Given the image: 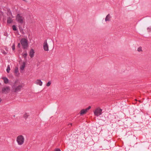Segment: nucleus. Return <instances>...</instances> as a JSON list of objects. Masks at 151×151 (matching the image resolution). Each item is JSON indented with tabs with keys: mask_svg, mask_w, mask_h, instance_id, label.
Returning a JSON list of instances; mask_svg holds the SVG:
<instances>
[{
	"mask_svg": "<svg viewBox=\"0 0 151 151\" xmlns=\"http://www.w3.org/2000/svg\"><path fill=\"white\" fill-rule=\"evenodd\" d=\"M54 151H61V150L59 149H55Z\"/></svg>",
	"mask_w": 151,
	"mask_h": 151,
	"instance_id": "23",
	"label": "nucleus"
},
{
	"mask_svg": "<svg viewBox=\"0 0 151 151\" xmlns=\"http://www.w3.org/2000/svg\"><path fill=\"white\" fill-rule=\"evenodd\" d=\"M93 112L95 116H98L102 114V109L99 108H97L93 111Z\"/></svg>",
	"mask_w": 151,
	"mask_h": 151,
	"instance_id": "3",
	"label": "nucleus"
},
{
	"mask_svg": "<svg viewBox=\"0 0 151 151\" xmlns=\"http://www.w3.org/2000/svg\"><path fill=\"white\" fill-rule=\"evenodd\" d=\"M43 47L44 50L45 51H47L49 50V47L47 40H45L44 41L43 44Z\"/></svg>",
	"mask_w": 151,
	"mask_h": 151,
	"instance_id": "6",
	"label": "nucleus"
},
{
	"mask_svg": "<svg viewBox=\"0 0 151 151\" xmlns=\"http://www.w3.org/2000/svg\"><path fill=\"white\" fill-rule=\"evenodd\" d=\"M27 54L26 52L23 54V56L25 58L26 57Z\"/></svg>",
	"mask_w": 151,
	"mask_h": 151,
	"instance_id": "20",
	"label": "nucleus"
},
{
	"mask_svg": "<svg viewBox=\"0 0 151 151\" xmlns=\"http://www.w3.org/2000/svg\"><path fill=\"white\" fill-rule=\"evenodd\" d=\"M137 51L139 52H141L142 51V47H139L137 49Z\"/></svg>",
	"mask_w": 151,
	"mask_h": 151,
	"instance_id": "16",
	"label": "nucleus"
},
{
	"mask_svg": "<svg viewBox=\"0 0 151 151\" xmlns=\"http://www.w3.org/2000/svg\"><path fill=\"white\" fill-rule=\"evenodd\" d=\"M70 124V125H71H71H72V124H71H71Z\"/></svg>",
	"mask_w": 151,
	"mask_h": 151,
	"instance_id": "26",
	"label": "nucleus"
},
{
	"mask_svg": "<svg viewBox=\"0 0 151 151\" xmlns=\"http://www.w3.org/2000/svg\"><path fill=\"white\" fill-rule=\"evenodd\" d=\"M10 90L9 87L8 86H6L4 87L2 90V91L3 93H8Z\"/></svg>",
	"mask_w": 151,
	"mask_h": 151,
	"instance_id": "8",
	"label": "nucleus"
},
{
	"mask_svg": "<svg viewBox=\"0 0 151 151\" xmlns=\"http://www.w3.org/2000/svg\"><path fill=\"white\" fill-rule=\"evenodd\" d=\"M34 51L33 49H31L29 52V56L31 58H32L34 55Z\"/></svg>",
	"mask_w": 151,
	"mask_h": 151,
	"instance_id": "11",
	"label": "nucleus"
},
{
	"mask_svg": "<svg viewBox=\"0 0 151 151\" xmlns=\"http://www.w3.org/2000/svg\"><path fill=\"white\" fill-rule=\"evenodd\" d=\"M17 47H20V43H19L18 44Z\"/></svg>",
	"mask_w": 151,
	"mask_h": 151,
	"instance_id": "24",
	"label": "nucleus"
},
{
	"mask_svg": "<svg viewBox=\"0 0 151 151\" xmlns=\"http://www.w3.org/2000/svg\"><path fill=\"white\" fill-rule=\"evenodd\" d=\"M5 83H8V79L6 77H4L2 78Z\"/></svg>",
	"mask_w": 151,
	"mask_h": 151,
	"instance_id": "15",
	"label": "nucleus"
},
{
	"mask_svg": "<svg viewBox=\"0 0 151 151\" xmlns=\"http://www.w3.org/2000/svg\"><path fill=\"white\" fill-rule=\"evenodd\" d=\"M147 30L149 31H151V27H149L147 28Z\"/></svg>",
	"mask_w": 151,
	"mask_h": 151,
	"instance_id": "22",
	"label": "nucleus"
},
{
	"mask_svg": "<svg viewBox=\"0 0 151 151\" xmlns=\"http://www.w3.org/2000/svg\"><path fill=\"white\" fill-rule=\"evenodd\" d=\"M91 108V106H89L86 109H82L80 112L79 113L82 116L86 114L88 111Z\"/></svg>",
	"mask_w": 151,
	"mask_h": 151,
	"instance_id": "4",
	"label": "nucleus"
},
{
	"mask_svg": "<svg viewBox=\"0 0 151 151\" xmlns=\"http://www.w3.org/2000/svg\"><path fill=\"white\" fill-rule=\"evenodd\" d=\"M135 100L136 101H137V99H136Z\"/></svg>",
	"mask_w": 151,
	"mask_h": 151,
	"instance_id": "27",
	"label": "nucleus"
},
{
	"mask_svg": "<svg viewBox=\"0 0 151 151\" xmlns=\"http://www.w3.org/2000/svg\"><path fill=\"white\" fill-rule=\"evenodd\" d=\"M24 19V18L21 16L19 14H18L16 16V20L19 22L22 23Z\"/></svg>",
	"mask_w": 151,
	"mask_h": 151,
	"instance_id": "5",
	"label": "nucleus"
},
{
	"mask_svg": "<svg viewBox=\"0 0 151 151\" xmlns=\"http://www.w3.org/2000/svg\"><path fill=\"white\" fill-rule=\"evenodd\" d=\"M12 17H9L7 19V22L8 23H10L12 22Z\"/></svg>",
	"mask_w": 151,
	"mask_h": 151,
	"instance_id": "14",
	"label": "nucleus"
},
{
	"mask_svg": "<svg viewBox=\"0 0 151 151\" xmlns=\"http://www.w3.org/2000/svg\"><path fill=\"white\" fill-rule=\"evenodd\" d=\"M12 48L13 50H14L15 49V46L14 44H13L12 46Z\"/></svg>",
	"mask_w": 151,
	"mask_h": 151,
	"instance_id": "21",
	"label": "nucleus"
},
{
	"mask_svg": "<svg viewBox=\"0 0 151 151\" xmlns=\"http://www.w3.org/2000/svg\"><path fill=\"white\" fill-rule=\"evenodd\" d=\"M10 70V66L9 65H8L7 66V68L6 69V71L8 73H9V72Z\"/></svg>",
	"mask_w": 151,
	"mask_h": 151,
	"instance_id": "17",
	"label": "nucleus"
},
{
	"mask_svg": "<svg viewBox=\"0 0 151 151\" xmlns=\"http://www.w3.org/2000/svg\"><path fill=\"white\" fill-rule=\"evenodd\" d=\"M24 49H26L28 47L27 40L25 38L21 39L20 41Z\"/></svg>",
	"mask_w": 151,
	"mask_h": 151,
	"instance_id": "1",
	"label": "nucleus"
},
{
	"mask_svg": "<svg viewBox=\"0 0 151 151\" xmlns=\"http://www.w3.org/2000/svg\"><path fill=\"white\" fill-rule=\"evenodd\" d=\"M2 101V99H1L0 98V103Z\"/></svg>",
	"mask_w": 151,
	"mask_h": 151,
	"instance_id": "25",
	"label": "nucleus"
},
{
	"mask_svg": "<svg viewBox=\"0 0 151 151\" xmlns=\"http://www.w3.org/2000/svg\"><path fill=\"white\" fill-rule=\"evenodd\" d=\"M51 83V82L50 81H49L47 84L46 86H50Z\"/></svg>",
	"mask_w": 151,
	"mask_h": 151,
	"instance_id": "19",
	"label": "nucleus"
},
{
	"mask_svg": "<svg viewBox=\"0 0 151 151\" xmlns=\"http://www.w3.org/2000/svg\"><path fill=\"white\" fill-rule=\"evenodd\" d=\"M35 84L38 85L40 86H42V82L40 80H37L35 82Z\"/></svg>",
	"mask_w": 151,
	"mask_h": 151,
	"instance_id": "10",
	"label": "nucleus"
},
{
	"mask_svg": "<svg viewBox=\"0 0 151 151\" xmlns=\"http://www.w3.org/2000/svg\"><path fill=\"white\" fill-rule=\"evenodd\" d=\"M111 17L110 14H108L106 17L105 19V21L106 22H109L111 20Z\"/></svg>",
	"mask_w": 151,
	"mask_h": 151,
	"instance_id": "9",
	"label": "nucleus"
},
{
	"mask_svg": "<svg viewBox=\"0 0 151 151\" xmlns=\"http://www.w3.org/2000/svg\"><path fill=\"white\" fill-rule=\"evenodd\" d=\"M12 28L15 31L17 30L16 27L15 25H13L12 26Z\"/></svg>",
	"mask_w": 151,
	"mask_h": 151,
	"instance_id": "18",
	"label": "nucleus"
},
{
	"mask_svg": "<svg viewBox=\"0 0 151 151\" xmlns=\"http://www.w3.org/2000/svg\"><path fill=\"white\" fill-rule=\"evenodd\" d=\"M25 66V64L24 63H23L22 65L20 67V70L21 72H22V71L24 69Z\"/></svg>",
	"mask_w": 151,
	"mask_h": 151,
	"instance_id": "12",
	"label": "nucleus"
},
{
	"mask_svg": "<svg viewBox=\"0 0 151 151\" xmlns=\"http://www.w3.org/2000/svg\"><path fill=\"white\" fill-rule=\"evenodd\" d=\"M14 73L16 76H18L19 75V72L18 69V68H15L14 70Z\"/></svg>",
	"mask_w": 151,
	"mask_h": 151,
	"instance_id": "13",
	"label": "nucleus"
},
{
	"mask_svg": "<svg viewBox=\"0 0 151 151\" xmlns=\"http://www.w3.org/2000/svg\"><path fill=\"white\" fill-rule=\"evenodd\" d=\"M22 87L21 85H19L16 87H13V90L14 92H18L20 91Z\"/></svg>",
	"mask_w": 151,
	"mask_h": 151,
	"instance_id": "7",
	"label": "nucleus"
},
{
	"mask_svg": "<svg viewBox=\"0 0 151 151\" xmlns=\"http://www.w3.org/2000/svg\"><path fill=\"white\" fill-rule=\"evenodd\" d=\"M17 141L19 145H22L24 142V139L22 135L18 136L17 138Z\"/></svg>",
	"mask_w": 151,
	"mask_h": 151,
	"instance_id": "2",
	"label": "nucleus"
}]
</instances>
